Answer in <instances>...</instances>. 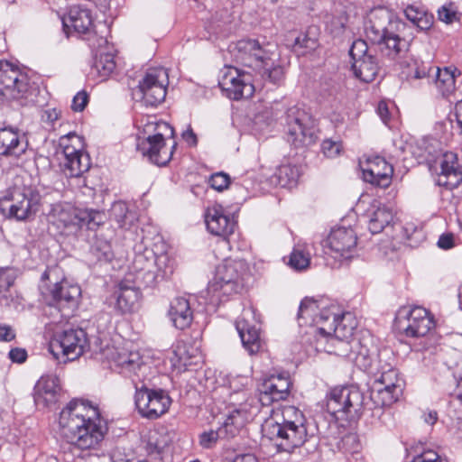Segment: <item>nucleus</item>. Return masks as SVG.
Returning <instances> with one entry per match:
<instances>
[{
  "label": "nucleus",
  "instance_id": "obj_1",
  "mask_svg": "<svg viewBox=\"0 0 462 462\" xmlns=\"http://www.w3.org/2000/svg\"><path fill=\"white\" fill-rule=\"evenodd\" d=\"M61 436L80 449L93 448L104 439L106 425L98 409L88 402L73 400L59 417Z\"/></svg>",
  "mask_w": 462,
  "mask_h": 462
},
{
  "label": "nucleus",
  "instance_id": "obj_2",
  "mask_svg": "<svg viewBox=\"0 0 462 462\" xmlns=\"http://www.w3.org/2000/svg\"><path fill=\"white\" fill-rule=\"evenodd\" d=\"M302 412L294 406L273 411L262 425L263 436L273 441L282 451L291 452L301 446L307 437Z\"/></svg>",
  "mask_w": 462,
  "mask_h": 462
},
{
  "label": "nucleus",
  "instance_id": "obj_3",
  "mask_svg": "<svg viewBox=\"0 0 462 462\" xmlns=\"http://www.w3.org/2000/svg\"><path fill=\"white\" fill-rule=\"evenodd\" d=\"M141 134L138 137L137 150L159 166L166 165L171 159L176 143L167 147L165 138L173 137V128L164 121H158L154 116H146L140 122Z\"/></svg>",
  "mask_w": 462,
  "mask_h": 462
},
{
  "label": "nucleus",
  "instance_id": "obj_4",
  "mask_svg": "<svg viewBox=\"0 0 462 462\" xmlns=\"http://www.w3.org/2000/svg\"><path fill=\"white\" fill-rule=\"evenodd\" d=\"M236 59L246 67L258 70L263 79L279 83L283 78V69L274 65L275 45H261L256 40H242L236 43Z\"/></svg>",
  "mask_w": 462,
  "mask_h": 462
},
{
  "label": "nucleus",
  "instance_id": "obj_5",
  "mask_svg": "<svg viewBox=\"0 0 462 462\" xmlns=\"http://www.w3.org/2000/svg\"><path fill=\"white\" fill-rule=\"evenodd\" d=\"M249 278L246 262L240 259H225L217 266L214 278L208 287L211 300L223 301L228 296L238 293Z\"/></svg>",
  "mask_w": 462,
  "mask_h": 462
},
{
  "label": "nucleus",
  "instance_id": "obj_6",
  "mask_svg": "<svg viewBox=\"0 0 462 462\" xmlns=\"http://www.w3.org/2000/svg\"><path fill=\"white\" fill-rule=\"evenodd\" d=\"M47 218L60 234L70 235L83 226L94 229L102 223L103 214L93 209L76 208L69 202H57L51 205Z\"/></svg>",
  "mask_w": 462,
  "mask_h": 462
},
{
  "label": "nucleus",
  "instance_id": "obj_7",
  "mask_svg": "<svg viewBox=\"0 0 462 462\" xmlns=\"http://www.w3.org/2000/svg\"><path fill=\"white\" fill-rule=\"evenodd\" d=\"M42 196L32 186H17L6 190L0 199L1 208L10 218L24 221L35 216L41 207Z\"/></svg>",
  "mask_w": 462,
  "mask_h": 462
},
{
  "label": "nucleus",
  "instance_id": "obj_8",
  "mask_svg": "<svg viewBox=\"0 0 462 462\" xmlns=\"http://www.w3.org/2000/svg\"><path fill=\"white\" fill-rule=\"evenodd\" d=\"M364 400L356 386L335 387L327 396V411L337 420H356L362 413Z\"/></svg>",
  "mask_w": 462,
  "mask_h": 462
},
{
  "label": "nucleus",
  "instance_id": "obj_9",
  "mask_svg": "<svg viewBox=\"0 0 462 462\" xmlns=\"http://www.w3.org/2000/svg\"><path fill=\"white\" fill-rule=\"evenodd\" d=\"M83 139L75 133L60 137V167L68 178L81 177L90 168V159L83 152Z\"/></svg>",
  "mask_w": 462,
  "mask_h": 462
},
{
  "label": "nucleus",
  "instance_id": "obj_10",
  "mask_svg": "<svg viewBox=\"0 0 462 462\" xmlns=\"http://www.w3.org/2000/svg\"><path fill=\"white\" fill-rule=\"evenodd\" d=\"M88 346L87 333L81 328H70L55 333L49 350L59 362L67 363L83 355Z\"/></svg>",
  "mask_w": 462,
  "mask_h": 462
},
{
  "label": "nucleus",
  "instance_id": "obj_11",
  "mask_svg": "<svg viewBox=\"0 0 462 462\" xmlns=\"http://www.w3.org/2000/svg\"><path fill=\"white\" fill-rule=\"evenodd\" d=\"M167 86V70L163 68H151L133 90V97L146 106H157L165 99Z\"/></svg>",
  "mask_w": 462,
  "mask_h": 462
},
{
  "label": "nucleus",
  "instance_id": "obj_12",
  "mask_svg": "<svg viewBox=\"0 0 462 462\" xmlns=\"http://www.w3.org/2000/svg\"><path fill=\"white\" fill-rule=\"evenodd\" d=\"M337 306L330 304L327 300L305 298L301 300L298 312V323L300 328H306L305 335L310 336L311 327L328 325L331 320L336 321Z\"/></svg>",
  "mask_w": 462,
  "mask_h": 462
},
{
  "label": "nucleus",
  "instance_id": "obj_13",
  "mask_svg": "<svg viewBox=\"0 0 462 462\" xmlns=\"http://www.w3.org/2000/svg\"><path fill=\"white\" fill-rule=\"evenodd\" d=\"M286 133L288 142L295 147L309 146L317 139L310 116L297 106L286 112Z\"/></svg>",
  "mask_w": 462,
  "mask_h": 462
},
{
  "label": "nucleus",
  "instance_id": "obj_14",
  "mask_svg": "<svg viewBox=\"0 0 462 462\" xmlns=\"http://www.w3.org/2000/svg\"><path fill=\"white\" fill-rule=\"evenodd\" d=\"M333 320L328 325H322L315 328L311 327V331H308L310 336L314 337L311 344H314L315 349L318 352H325L330 355H336L342 357H351L352 350L358 346L356 341L340 338L336 334L332 333Z\"/></svg>",
  "mask_w": 462,
  "mask_h": 462
},
{
  "label": "nucleus",
  "instance_id": "obj_15",
  "mask_svg": "<svg viewBox=\"0 0 462 462\" xmlns=\"http://www.w3.org/2000/svg\"><path fill=\"white\" fill-rule=\"evenodd\" d=\"M333 320L328 325H322L315 328L311 327V331H308L310 336L314 337L311 344H314L315 349L318 352H325L330 355H336L342 357H351L352 350L358 346L356 341L340 338L336 334L332 333Z\"/></svg>",
  "mask_w": 462,
  "mask_h": 462
},
{
  "label": "nucleus",
  "instance_id": "obj_16",
  "mask_svg": "<svg viewBox=\"0 0 462 462\" xmlns=\"http://www.w3.org/2000/svg\"><path fill=\"white\" fill-rule=\"evenodd\" d=\"M396 327L406 337H421L435 327V320L426 309L415 306L399 312Z\"/></svg>",
  "mask_w": 462,
  "mask_h": 462
},
{
  "label": "nucleus",
  "instance_id": "obj_17",
  "mask_svg": "<svg viewBox=\"0 0 462 462\" xmlns=\"http://www.w3.org/2000/svg\"><path fill=\"white\" fill-rule=\"evenodd\" d=\"M134 403L138 412L144 418L154 420L166 413L171 404V398L162 389L137 388Z\"/></svg>",
  "mask_w": 462,
  "mask_h": 462
},
{
  "label": "nucleus",
  "instance_id": "obj_18",
  "mask_svg": "<svg viewBox=\"0 0 462 462\" xmlns=\"http://www.w3.org/2000/svg\"><path fill=\"white\" fill-rule=\"evenodd\" d=\"M357 236L351 227L337 226L325 240V254L337 262L349 260L356 253Z\"/></svg>",
  "mask_w": 462,
  "mask_h": 462
},
{
  "label": "nucleus",
  "instance_id": "obj_19",
  "mask_svg": "<svg viewBox=\"0 0 462 462\" xmlns=\"http://www.w3.org/2000/svg\"><path fill=\"white\" fill-rule=\"evenodd\" d=\"M404 24L387 8L378 6L372 9L365 22V33L372 42L383 41L385 34L393 30L403 29Z\"/></svg>",
  "mask_w": 462,
  "mask_h": 462
},
{
  "label": "nucleus",
  "instance_id": "obj_20",
  "mask_svg": "<svg viewBox=\"0 0 462 462\" xmlns=\"http://www.w3.org/2000/svg\"><path fill=\"white\" fill-rule=\"evenodd\" d=\"M218 85L226 97L234 100L249 98L254 92L252 76L231 66L221 71Z\"/></svg>",
  "mask_w": 462,
  "mask_h": 462
},
{
  "label": "nucleus",
  "instance_id": "obj_21",
  "mask_svg": "<svg viewBox=\"0 0 462 462\" xmlns=\"http://www.w3.org/2000/svg\"><path fill=\"white\" fill-rule=\"evenodd\" d=\"M352 70L364 82H371L376 77L379 67L367 43L361 39L355 41L349 51Z\"/></svg>",
  "mask_w": 462,
  "mask_h": 462
},
{
  "label": "nucleus",
  "instance_id": "obj_22",
  "mask_svg": "<svg viewBox=\"0 0 462 462\" xmlns=\"http://www.w3.org/2000/svg\"><path fill=\"white\" fill-rule=\"evenodd\" d=\"M155 267L152 250L145 249L143 252L137 253L129 266L126 281L146 287L152 286L156 282Z\"/></svg>",
  "mask_w": 462,
  "mask_h": 462
},
{
  "label": "nucleus",
  "instance_id": "obj_23",
  "mask_svg": "<svg viewBox=\"0 0 462 462\" xmlns=\"http://www.w3.org/2000/svg\"><path fill=\"white\" fill-rule=\"evenodd\" d=\"M26 90V77L19 68L7 60H0V96L17 99Z\"/></svg>",
  "mask_w": 462,
  "mask_h": 462
},
{
  "label": "nucleus",
  "instance_id": "obj_24",
  "mask_svg": "<svg viewBox=\"0 0 462 462\" xmlns=\"http://www.w3.org/2000/svg\"><path fill=\"white\" fill-rule=\"evenodd\" d=\"M81 295L80 287L72 284L66 280L56 282L49 290L46 298L49 305L58 308L60 310H73Z\"/></svg>",
  "mask_w": 462,
  "mask_h": 462
},
{
  "label": "nucleus",
  "instance_id": "obj_25",
  "mask_svg": "<svg viewBox=\"0 0 462 462\" xmlns=\"http://www.w3.org/2000/svg\"><path fill=\"white\" fill-rule=\"evenodd\" d=\"M363 179L373 185L387 188L392 181L393 167L384 158L375 156L361 163Z\"/></svg>",
  "mask_w": 462,
  "mask_h": 462
},
{
  "label": "nucleus",
  "instance_id": "obj_26",
  "mask_svg": "<svg viewBox=\"0 0 462 462\" xmlns=\"http://www.w3.org/2000/svg\"><path fill=\"white\" fill-rule=\"evenodd\" d=\"M62 25L67 36L71 32L88 34L93 30L91 11L85 5H71L67 15L62 17Z\"/></svg>",
  "mask_w": 462,
  "mask_h": 462
},
{
  "label": "nucleus",
  "instance_id": "obj_27",
  "mask_svg": "<svg viewBox=\"0 0 462 462\" xmlns=\"http://www.w3.org/2000/svg\"><path fill=\"white\" fill-rule=\"evenodd\" d=\"M291 381L288 375L272 374L260 388V401L263 405L286 400L290 394Z\"/></svg>",
  "mask_w": 462,
  "mask_h": 462
},
{
  "label": "nucleus",
  "instance_id": "obj_28",
  "mask_svg": "<svg viewBox=\"0 0 462 462\" xmlns=\"http://www.w3.org/2000/svg\"><path fill=\"white\" fill-rule=\"evenodd\" d=\"M59 378L53 375L42 376L33 389L34 403L39 408H49L56 404L60 397Z\"/></svg>",
  "mask_w": 462,
  "mask_h": 462
},
{
  "label": "nucleus",
  "instance_id": "obj_29",
  "mask_svg": "<svg viewBox=\"0 0 462 462\" xmlns=\"http://www.w3.org/2000/svg\"><path fill=\"white\" fill-rule=\"evenodd\" d=\"M461 182L462 165L458 163L455 153L446 152L439 160V171L437 173L436 183L448 189H452Z\"/></svg>",
  "mask_w": 462,
  "mask_h": 462
},
{
  "label": "nucleus",
  "instance_id": "obj_30",
  "mask_svg": "<svg viewBox=\"0 0 462 462\" xmlns=\"http://www.w3.org/2000/svg\"><path fill=\"white\" fill-rule=\"evenodd\" d=\"M254 318V310H244L242 317L236 321V329L241 337L244 347L250 355L257 353L261 347L259 328L249 323V319Z\"/></svg>",
  "mask_w": 462,
  "mask_h": 462
},
{
  "label": "nucleus",
  "instance_id": "obj_31",
  "mask_svg": "<svg viewBox=\"0 0 462 462\" xmlns=\"http://www.w3.org/2000/svg\"><path fill=\"white\" fill-rule=\"evenodd\" d=\"M252 419L250 405L246 402H241L228 411V414L220 427L221 433H224L226 439L237 436L245 424Z\"/></svg>",
  "mask_w": 462,
  "mask_h": 462
},
{
  "label": "nucleus",
  "instance_id": "obj_32",
  "mask_svg": "<svg viewBox=\"0 0 462 462\" xmlns=\"http://www.w3.org/2000/svg\"><path fill=\"white\" fill-rule=\"evenodd\" d=\"M208 230L218 236H227L234 232L235 221L225 213L220 205H214L208 208L205 215Z\"/></svg>",
  "mask_w": 462,
  "mask_h": 462
},
{
  "label": "nucleus",
  "instance_id": "obj_33",
  "mask_svg": "<svg viewBox=\"0 0 462 462\" xmlns=\"http://www.w3.org/2000/svg\"><path fill=\"white\" fill-rule=\"evenodd\" d=\"M106 352V356H110L112 361L125 373H133L139 376V372L146 368L140 354L136 351L107 347Z\"/></svg>",
  "mask_w": 462,
  "mask_h": 462
},
{
  "label": "nucleus",
  "instance_id": "obj_34",
  "mask_svg": "<svg viewBox=\"0 0 462 462\" xmlns=\"http://www.w3.org/2000/svg\"><path fill=\"white\" fill-rule=\"evenodd\" d=\"M27 142L11 128L0 129V155L19 157L25 152Z\"/></svg>",
  "mask_w": 462,
  "mask_h": 462
},
{
  "label": "nucleus",
  "instance_id": "obj_35",
  "mask_svg": "<svg viewBox=\"0 0 462 462\" xmlns=\"http://www.w3.org/2000/svg\"><path fill=\"white\" fill-rule=\"evenodd\" d=\"M142 284L127 282L126 278L119 284L116 292V305L123 312L134 310L141 298L139 287Z\"/></svg>",
  "mask_w": 462,
  "mask_h": 462
},
{
  "label": "nucleus",
  "instance_id": "obj_36",
  "mask_svg": "<svg viewBox=\"0 0 462 462\" xmlns=\"http://www.w3.org/2000/svg\"><path fill=\"white\" fill-rule=\"evenodd\" d=\"M168 315L175 328L184 329L193 319V312L189 301L184 297H177L170 305Z\"/></svg>",
  "mask_w": 462,
  "mask_h": 462
},
{
  "label": "nucleus",
  "instance_id": "obj_37",
  "mask_svg": "<svg viewBox=\"0 0 462 462\" xmlns=\"http://www.w3.org/2000/svg\"><path fill=\"white\" fill-rule=\"evenodd\" d=\"M394 214L393 209L383 204H373L369 216L368 228L372 234H379L393 224Z\"/></svg>",
  "mask_w": 462,
  "mask_h": 462
},
{
  "label": "nucleus",
  "instance_id": "obj_38",
  "mask_svg": "<svg viewBox=\"0 0 462 462\" xmlns=\"http://www.w3.org/2000/svg\"><path fill=\"white\" fill-rule=\"evenodd\" d=\"M402 29L393 30V33H387L383 41L375 42L380 45L382 53L390 59H395L402 51L406 50L407 43L405 40L400 37Z\"/></svg>",
  "mask_w": 462,
  "mask_h": 462
},
{
  "label": "nucleus",
  "instance_id": "obj_39",
  "mask_svg": "<svg viewBox=\"0 0 462 462\" xmlns=\"http://www.w3.org/2000/svg\"><path fill=\"white\" fill-rule=\"evenodd\" d=\"M401 65L407 79H425L432 69L428 63L413 57H407Z\"/></svg>",
  "mask_w": 462,
  "mask_h": 462
},
{
  "label": "nucleus",
  "instance_id": "obj_40",
  "mask_svg": "<svg viewBox=\"0 0 462 462\" xmlns=\"http://www.w3.org/2000/svg\"><path fill=\"white\" fill-rule=\"evenodd\" d=\"M336 321L333 323L332 333L340 338L351 340L356 322L350 312L339 314L338 310H336Z\"/></svg>",
  "mask_w": 462,
  "mask_h": 462
},
{
  "label": "nucleus",
  "instance_id": "obj_41",
  "mask_svg": "<svg viewBox=\"0 0 462 462\" xmlns=\"http://www.w3.org/2000/svg\"><path fill=\"white\" fill-rule=\"evenodd\" d=\"M456 70L448 68L435 69V85L443 97H448L456 88Z\"/></svg>",
  "mask_w": 462,
  "mask_h": 462
},
{
  "label": "nucleus",
  "instance_id": "obj_42",
  "mask_svg": "<svg viewBox=\"0 0 462 462\" xmlns=\"http://www.w3.org/2000/svg\"><path fill=\"white\" fill-rule=\"evenodd\" d=\"M374 386L391 388L397 392H402V380L396 369L391 365L383 367L380 375L374 381Z\"/></svg>",
  "mask_w": 462,
  "mask_h": 462
},
{
  "label": "nucleus",
  "instance_id": "obj_43",
  "mask_svg": "<svg viewBox=\"0 0 462 462\" xmlns=\"http://www.w3.org/2000/svg\"><path fill=\"white\" fill-rule=\"evenodd\" d=\"M17 277V271L11 267H0V303L8 306L10 304V287L13 286Z\"/></svg>",
  "mask_w": 462,
  "mask_h": 462
},
{
  "label": "nucleus",
  "instance_id": "obj_44",
  "mask_svg": "<svg viewBox=\"0 0 462 462\" xmlns=\"http://www.w3.org/2000/svg\"><path fill=\"white\" fill-rule=\"evenodd\" d=\"M371 392V401L376 407L390 406L395 402L402 392H397L393 389L385 387L374 386Z\"/></svg>",
  "mask_w": 462,
  "mask_h": 462
},
{
  "label": "nucleus",
  "instance_id": "obj_45",
  "mask_svg": "<svg viewBox=\"0 0 462 462\" xmlns=\"http://www.w3.org/2000/svg\"><path fill=\"white\" fill-rule=\"evenodd\" d=\"M115 68L114 56L111 53H100L95 58L91 67V73L105 79L113 72Z\"/></svg>",
  "mask_w": 462,
  "mask_h": 462
},
{
  "label": "nucleus",
  "instance_id": "obj_46",
  "mask_svg": "<svg viewBox=\"0 0 462 462\" xmlns=\"http://www.w3.org/2000/svg\"><path fill=\"white\" fill-rule=\"evenodd\" d=\"M300 175L299 168L291 164H283L277 171L279 184L283 188L291 189L294 187L298 182Z\"/></svg>",
  "mask_w": 462,
  "mask_h": 462
},
{
  "label": "nucleus",
  "instance_id": "obj_47",
  "mask_svg": "<svg viewBox=\"0 0 462 462\" xmlns=\"http://www.w3.org/2000/svg\"><path fill=\"white\" fill-rule=\"evenodd\" d=\"M156 281L169 278L174 272V260L168 254H154Z\"/></svg>",
  "mask_w": 462,
  "mask_h": 462
},
{
  "label": "nucleus",
  "instance_id": "obj_48",
  "mask_svg": "<svg viewBox=\"0 0 462 462\" xmlns=\"http://www.w3.org/2000/svg\"><path fill=\"white\" fill-rule=\"evenodd\" d=\"M111 217L123 228L129 226L134 219V215L129 212L126 204L124 202H116L112 206Z\"/></svg>",
  "mask_w": 462,
  "mask_h": 462
},
{
  "label": "nucleus",
  "instance_id": "obj_49",
  "mask_svg": "<svg viewBox=\"0 0 462 462\" xmlns=\"http://www.w3.org/2000/svg\"><path fill=\"white\" fill-rule=\"evenodd\" d=\"M310 254L300 245L294 247L291 254L290 265L295 270H304L310 265Z\"/></svg>",
  "mask_w": 462,
  "mask_h": 462
},
{
  "label": "nucleus",
  "instance_id": "obj_50",
  "mask_svg": "<svg viewBox=\"0 0 462 462\" xmlns=\"http://www.w3.org/2000/svg\"><path fill=\"white\" fill-rule=\"evenodd\" d=\"M92 254L100 263L110 262L114 257L111 245L107 241L101 239L96 241L92 247Z\"/></svg>",
  "mask_w": 462,
  "mask_h": 462
},
{
  "label": "nucleus",
  "instance_id": "obj_51",
  "mask_svg": "<svg viewBox=\"0 0 462 462\" xmlns=\"http://www.w3.org/2000/svg\"><path fill=\"white\" fill-rule=\"evenodd\" d=\"M438 16L441 22L452 23L458 19L457 8L454 3H447L439 8Z\"/></svg>",
  "mask_w": 462,
  "mask_h": 462
},
{
  "label": "nucleus",
  "instance_id": "obj_52",
  "mask_svg": "<svg viewBox=\"0 0 462 462\" xmlns=\"http://www.w3.org/2000/svg\"><path fill=\"white\" fill-rule=\"evenodd\" d=\"M348 358L361 369L368 370L372 366V359L369 356L368 350L366 348L361 347L357 354L352 350L351 357Z\"/></svg>",
  "mask_w": 462,
  "mask_h": 462
},
{
  "label": "nucleus",
  "instance_id": "obj_53",
  "mask_svg": "<svg viewBox=\"0 0 462 462\" xmlns=\"http://www.w3.org/2000/svg\"><path fill=\"white\" fill-rule=\"evenodd\" d=\"M218 439H226L225 434L221 433L220 428L216 431L210 430L203 432L200 435L199 443L203 448H210L217 443Z\"/></svg>",
  "mask_w": 462,
  "mask_h": 462
},
{
  "label": "nucleus",
  "instance_id": "obj_54",
  "mask_svg": "<svg viewBox=\"0 0 462 462\" xmlns=\"http://www.w3.org/2000/svg\"><path fill=\"white\" fill-rule=\"evenodd\" d=\"M343 149L341 142L332 141L330 139L324 140L321 144V150L328 158H335L340 154Z\"/></svg>",
  "mask_w": 462,
  "mask_h": 462
},
{
  "label": "nucleus",
  "instance_id": "obj_55",
  "mask_svg": "<svg viewBox=\"0 0 462 462\" xmlns=\"http://www.w3.org/2000/svg\"><path fill=\"white\" fill-rule=\"evenodd\" d=\"M208 182L212 189L222 191L229 186L230 177L224 172H217L211 175Z\"/></svg>",
  "mask_w": 462,
  "mask_h": 462
},
{
  "label": "nucleus",
  "instance_id": "obj_56",
  "mask_svg": "<svg viewBox=\"0 0 462 462\" xmlns=\"http://www.w3.org/2000/svg\"><path fill=\"white\" fill-rule=\"evenodd\" d=\"M404 14L407 19L412 23H416L420 17L427 14V11L420 6L411 5L405 8Z\"/></svg>",
  "mask_w": 462,
  "mask_h": 462
},
{
  "label": "nucleus",
  "instance_id": "obj_57",
  "mask_svg": "<svg viewBox=\"0 0 462 462\" xmlns=\"http://www.w3.org/2000/svg\"><path fill=\"white\" fill-rule=\"evenodd\" d=\"M411 462H448L443 459L437 452L426 450L416 456Z\"/></svg>",
  "mask_w": 462,
  "mask_h": 462
},
{
  "label": "nucleus",
  "instance_id": "obj_58",
  "mask_svg": "<svg viewBox=\"0 0 462 462\" xmlns=\"http://www.w3.org/2000/svg\"><path fill=\"white\" fill-rule=\"evenodd\" d=\"M88 103V96L86 91H79L73 97L71 108L76 112H81L84 110Z\"/></svg>",
  "mask_w": 462,
  "mask_h": 462
},
{
  "label": "nucleus",
  "instance_id": "obj_59",
  "mask_svg": "<svg viewBox=\"0 0 462 462\" xmlns=\"http://www.w3.org/2000/svg\"><path fill=\"white\" fill-rule=\"evenodd\" d=\"M14 338V329L10 325L0 323V342H11Z\"/></svg>",
  "mask_w": 462,
  "mask_h": 462
},
{
  "label": "nucleus",
  "instance_id": "obj_60",
  "mask_svg": "<svg viewBox=\"0 0 462 462\" xmlns=\"http://www.w3.org/2000/svg\"><path fill=\"white\" fill-rule=\"evenodd\" d=\"M9 358L14 363H23L27 358V352L23 348L15 347L10 350Z\"/></svg>",
  "mask_w": 462,
  "mask_h": 462
},
{
  "label": "nucleus",
  "instance_id": "obj_61",
  "mask_svg": "<svg viewBox=\"0 0 462 462\" xmlns=\"http://www.w3.org/2000/svg\"><path fill=\"white\" fill-rule=\"evenodd\" d=\"M454 236L450 233L443 234L439 236L438 245L442 249H450L454 246Z\"/></svg>",
  "mask_w": 462,
  "mask_h": 462
},
{
  "label": "nucleus",
  "instance_id": "obj_62",
  "mask_svg": "<svg viewBox=\"0 0 462 462\" xmlns=\"http://www.w3.org/2000/svg\"><path fill=\"white\" fill-rule=\"evenodd\" d=\"M181 136H182V139L189 145V146H195L197 145V143H198V139H197V135L195 134V133L193 132L192 128L190 127V125H189V127L182 132L181 134Z\"/></svg>",
  "mask_w": 462,
  "mask_h": 462
},
{
  "label": "nucleus",
  "instance_id": "obj_63",
  "mask_svg": "<svg viewBox=\"0 0 462 462\" xmlns=\"http://www.w3.org/2000/svg\"><path fill=\"white\" fill-rule=\"evenodd\" d=\"M432 23L433 16L427 13L422 17H420L414 24L420 30H428L432 25Z\"/></svg>",
  "mask_w": 462,
  "mask_h": 462
},
{
  "label": "nucleus",
  "instance_id": "obj_64",
  "mask_svg": "<svg viewBox=\"0 0 462 462\" xmlns=\"http://www.w3.org/2000/svg\"><path fill=\"white\" fill-rule=\"evenodd\" d=\"M454 376L457 381V388L459 389L458 398L462 402V361L456 365V370L454 372Z\"/></svg>",
  "mask_w": 462,
  "mask_h": 462
}]
</instances>
